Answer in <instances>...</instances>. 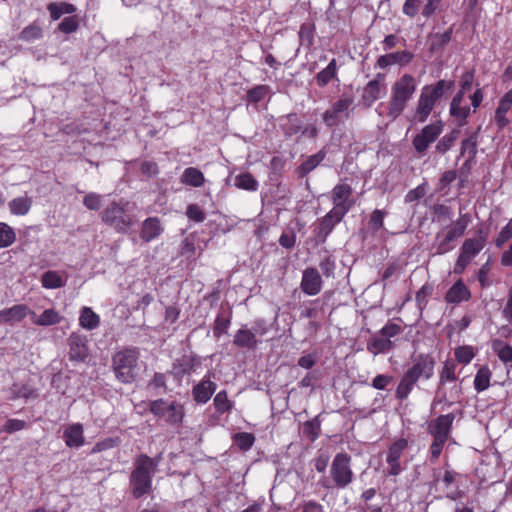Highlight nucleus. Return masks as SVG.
<instances>
[{
	"instance_id": "obj_42",
	"label": "nucleus",
	"mask_w": 512,
	"mask_h": 512,
	"mask_svg": "<svg viewBox=\"0 0 512 512\" xmlns=\"http://www.w3.org/2000/svg\"><path fill=\"white\" fill-rule=\"evenodd\" d=\"M235 186L248 191H256L259 184L250 173H241L235 177Z\"/></svg>"
},
{
	"instance_id": "obj_49",
	"label": "nucleus",
	"mask_w": 512,
	"mask_h": 512,
	"mask_svg": "<svg viewBox=\"0 0 512 512\" xmlns=\"http://www.w3.org/2000/svg\"><path fill=\"white\" fill-rule=\"evenodd\" d=\"M15 241L13 229L5 223H0V247H8Z\"/></svg>"
},
{
	"instance_id": "obj_63",
	"label": "nucleus",
	"mask_w": 512,
	"mask_h": 512,
	"mask_svg": "<svg viewBox=\"0 0 512 512\" xmlns=\"http://www.w3.org/2000/svg\"><path fill=\"white\" fill-rule=\"evenodd\" d=\"M26 427H27V423L24 420L9 419L6 422V424L3 426L2 431L11 434V433L23 430Z\"/></svg>"
},
{
	"instance_id": "obj_16",
	"label": "nucleus",
	"mask_w": 512,
	"mask_h": 512,
	"mask_svg": "<svg viewBox=\"0 0 512 512\" xmlns=\"http://www.w3.org/2000/svg\"><path fill=\"white\" fill-rule=\"evenodd\" d=\"M407 446L408 442L405 439H399L390 446L386 458L387 463L390 465V475L396 476L401 472L399 459Z\"/></svg>"
},
{
	"instance_id": "obj_12",
	"label": "nucleus",
	"mask_w": 512,
	"mask_h": 512,
	"mask_svg": "<svg viewBox=\"0 0 512 512\" xmlns=\"http://www.w3.org/2000/svg\"><path fill=\"white\" fill-rule=\"evenodd\" d=\"M455 419L453 413L440 415L428 425V431L436 439L447 441L450 437L452 423Z\"/></svg>"
},
{
	"instance_id": "obj_55",
	"label": "nucleus",
	"mask_w": 512,
	"mask_h": 512,
	"mask_svg": "<svg viewBox=\"0 0 512 512\" xmlns=\"http://www.w3.org/2000/svg\"><path fill=\"white\" fill-rule=\"evenodd\" d=\"M455 357L458 362L468 364L474 357L473 349L470 346H461L455 350Z\"/></svg>"
},
{
	"instance_id": "obj_32",
	"label": "nucleus",
	"mask_w": 512,
	"mask_h": 512,
	"mask_svg": "<svg viewBox=\"0 0 512 512\" xmlns=\"http://www.w3.org/2000/svg\"><path fill=\"white\" fill-rule=\"evenodd\" d=\"M52 20H58L64 14H73L77 8L73 4L67 2H51L47 5Z\"/></svg>"
},
{
	"instance_id": "obj_10",
	"label": "nucleus",
	"mask_w": 512,
	"mask_h": 512,
	"mask_svg": "<svg viewBox=\"0 0 512 512\" xmlns=\"http://www.w3.org/2000/svg\"><path fill=\"white\" fill-rule=\"evenodd\" d=\"M69 358L71 361L85 362L89 356L88 338L84 334L71 333L68 338Z\"/></svg>"
},
{
	"instance_id": "obj_52",
	"label": "nucleus",
	"mask_w": 512,
	"mask_h": 512,
	"mask_svg": "<svg viewBox=\"0 0 512 512\" xmlns=\"http://www.w3.org/2000/svg\"><path fill=\"white\" fill-rule=\"evenodd\" d=\"M230 325V317H225L223 314H219L215 320V326L213 329L214 336L219 338L221 335L227 333Z\"/></svg>"
},
{
	"instance_id": "obj_6",
	"label": "nucleus",
	"mask_w": 512,
	"mask_h": 512,
	"mask_svg": "<svg viewBox=\"0 0 512 512\" xmlns=\"http://www.w3.org/2000/svg\"><path fill=\"white\" fill-rule=\"evenodd\" d=\"M102 220L121 233H125L133 223L131 215L126 213L124 208L116 202L111 203L103 210Z\"/></svg>"
},
{
	"instance_id": "obj_33",
	"label": "nucleus",
	"mask_w": 512,
	"mask_h": 512,
	"mask_svg": "<svg viewBox=\"0 0 512 512\" xmlns=\"http://www.w3.org/2000/svg\"><path fill=\"white\" fill-rule=\"evenodd\" d=\"M205 181L203 173L194 167L186 168L181 176V182L193 187H200Z\"/></svg>"
},
{
	"instance_id": "obj_61",
	"label": "nucleus",
	"mask_w": 512,
	"mask_h": 512,
	"mask_svg": "<svg viewBox=\"0 0 512 512\" xmlns=\"http://www.w3.org/2000/svg\"><path fill=\"white\" fill-rule=\"evenodd\" d=\"M510 238H512V219L501 229L495 244L498 248L502 247Z\"/></svg>"
},
{
	"instance_id": "obj_25",
	"label": "nucleus",
	"mask_w": 512,
	"mask_h": 512,
	"mask_svg": "<svg viewBox=\"0 0 512 512\" xmlns=\"http://www.w3.org/2000/svg\"><path fill=\"white\" fill-rule=\"evenodd\" d=\"M256 333V330L241 328L236 332L233 343L240 348L254 349L258 344Z\"/></svg>"
},
{
	"instance_id": "obj_7",
	"label": "nucleus",
	"mask_w": 512,
	"mask_h": 512,
	"mask_svg": "<svg viewBox=\"0 0 512 512\" xmlns=\"http://www.w3.org/2000/svg\"><path fill=\"white\" fill-rule=\"evenodd\" d=\"M351 196L352 187L349 184H337L331 191V201L333 203L331 211L344 217L355 204Z\"/></svg>"
},
{
	"instance_id": "obj_31",
	"label": "nucleus",
	"mask_w": 512,
	"mask_h": 512,
	"mask_svg": "<svg viewBox=\"0 0 512 512\" xmlns=\"http://www.w3.org/2000/svg\"><path fill=\"white\" fill-rule=\"evenodd\" d=\"M280 126L286 135L292 136L301 130L302 122L296 114H288L280 118Z\"/></svg>"
},
{
	"instance_id": "obj_54",
	"label": "nucleus",
	"mask_w": 512,
	"mask_h": 512,
	"mask_svg": "<svg viewBox=\"0 0 512 512\" xmlns=\"http://www.w3.org/2000/svg\"><path fill=\"white\" fill-rule=\"evenodd\" d=\"M493 347L502 362L512 361V347L509 344L502 345L500 342H495Z\"/></svg>"
},
{
	"instance_id": "obj_1",
	"label": "nucleus",
	"mask_w": 512,
	"mask_h": 512,
	"mask_svg": "<svg viewBox=\"0 0 512 512\" xmlns=\"http://www.w3.org/2000/svg\"><path fill=\"white\" fill-rule=\"evenodd\" d=\"M158 467V461L141 454L134 461V469L130 475V485L134 498L138 499L152 490V477Z\"/></svg>"
},
{
	"instance_id": "obj_8",
	"label": "nucleus",
	"mask_w": 512,
	"mask_h": 512,
	"mask_svg": "<svg viewBox=\"0 0 512 512\" xmlns=\"http://www.w3.org/2000/svg\"><path fill=\"white\" fill-rule=\"evenodd\" d=\"M443 124L437 121L424 126L412 140V145L419 156H423L430 144L433 143L442 133Z\"/></svg>"
},
{
	"instance_id": "obj_28",
	"label": "nucleus",
	"mask_w": 512,
	"mask_h": 512,
	"mask_svg": "<svg viewBox=\"0 0 512 512\" xmlns=\"http://www.w3.org/2000/svg\"><path fill=\"white\" fill-rule=\"evenodd\" d=\"M32 203H33L32 198L27 195H24V196H20V197L12 199L8 203V207H9L10 212L13 215L23 216V215H26L30 211Z\"/></svg>"
},
{
	"instance_id": "obj_48",
	"label": "nucleus",
	"mask_w": 512,
	"mask_h": 512,
	"mask_svg": "<svg viewBox=\"0 0 512 512\" xmlns=\"http://www.w3.org/2000/svg\"><path fill=\"white\" fill-rule=\"evenodd\" d=\"M456 366L454 363L446 362L440 373L439 390L446 382H455L457 377L455 375Z\"/></svg>"
},
{
	"instance_id": "obj_37",
	"label": "nucleus",
	"mask_w": 512,
	"mask_h": 512,
	"mask_svg": "<svg viewBox=\"0 0 512 512\" xmlns=\"http://www.w3.org/2000/svg\"><path fill=\"white\" fill-rule=\"evenodd\" d=\"M41 283L44 288L57 289L65 285V281L57 271H47L41 277Z\"/></svg>"
},
{
	"instance_id": "obj_39",
	"label": "nucleus",
	"mask_w": 512,
	"mask_h": 512,
	"mask_svg": "<svg viewBox=\"0 0 512 512\" xmlns=\"http://www.w3.org/2000/svg\"><path fill=\"white\" fill-rule=\"evenodd\" d=\"M416 382H414L412 379L407 377L405 374L402 376V378L399 381V384L395 391V397L396 399L403 401L408 398L410 392L413 390L414 385Z\"/></svg>"
},
{
	"instance_id": "obj_36",
	"label": "nucleus",
	"mask_w": 512,
	"mask_h": 512,
	"mask_svg": "<svg viewBox=\"0 0 512 512\" xmlns=\"http://www.w3.org/2000/svg\"><path fill=\"white\" fill-rule=\"evenodd\" d=\"M460 136V129L455 128L450 133L443 136L436 144V151L444 154L446 153L455 143Z\"/></svg>"
},
{
	"instance_id": "obj_38",
	"label": "nucleus",
	"mask_w": 512,
	"mask_h": 512,
	"mask_svg": "<svg viewBox=\"0 0 512 512\" xmlns=\"http://www.w3.org/2000/svg\"><path fill=\"white\" fill-rule=\"evenodd\" d=\"M42 36L41 26L37 22H33L20 32L18 38L22 41L31 42L42 38Z\"/></svg>"
},
{
	"instance_id": "obj_46",
	"label": "nucleus",
	"mask_w": 512,
	"mask_h": 512,
	"mask_svg": "<svg viewBox=\"0 0 512 512\" xmlns=\"http://www.w3.org/2000/svg\"><path fill=\"white\" fill-rule=\"evenodd\" d=\"M325 158V153L319 151L318 153L308 157L300 166L303 174H307L314 170Z\"/></svg>"
},
{
	"instance_id": "obj_47",
	"label": "nucleus",
	"mask_w": 512,
	"mask_h": 512,
	"mask_svg": "<svg viewBox=\"0 0 512 512\" xmlns=\"http://www.w3.org/2000/svg\"><path fill=\"white\" fill-rule=\"evenodd\" d=\"M456 239L457 238L452 237V235L448 232L442 238H441V235L438 234L437 240H439V242L437 244L436 254L442 255V254H445V253L451 251L452 249H454L453 242Z\"/></svg>"
},
{
	"instance_id": "obj_50",
	"label": "nucleus",
	"mask_w": 512,
	"mask_h": 512,
	"mask_svg": "<svg viewBox=\"0 0 512 512\" xmlns=\"http://www.w3.org/2000/svg\"><path fill=\"white\" fill-rule=\"evenodd\" d=\"M214 406L219 413H225L231 409L232 403L228 399L226 391H220L216 394L214 398Z\"/></svg>"
},
{
	"instance_id": "obj_3",
	"label": "nucleus",
	"mask_w": 512,
	"mask_h": 512,
	"mask_svg": "<svg viewBox=\"0 0 512 512\" xmlns=\"http://www.w3.org/2000/svg\"><path fill=\"white\" fill-rule=\"evenodd\" d=\"M416 89V79L410 74H403L393 83L387 113L391 119L395 120L402 114Z\"/></svg>"
},
{
	"instance_id": "obj_24",
	"label": "nucleus",
	"mask_w": 512,
	"mask_h": 512,
	"mask_svg": "<svg viewBox=\"0 0 512 512\" xmlns=\"http://www.w3.org/2000/svg\"><path fill=\"white\" fill-rule=\"evenodd\" d=\"M463 96V90H459L453 97L450 105V114L459 120V126L466 123V118L470 114V108L468 106H461Z\"/></svg>"
},
{
	"instance_id": "obj_64",
	"label": "nucleus",
	"mask_w": 512,
	"mask_h": 512,
	"mask_svg": "<svg viewBox=\"0 0 512 512\" xmlns=\"http://www.w3.org/2000/svg\"><path fill=\"white\" fill-rule=\"evenodd\" d=\"M320 269L325 277H333L334 270L336 268L335 261L332 260L329 256L323 258L320 261Z\"/></svg>"
},
{
	"instance_id": "obj_34",
	"label": "nucleus",
	"mask_w": 512,
	"mask_h": 512,
	"mask_svg": "<svg viewBox=\"0 0 512 512\" xmlns=\"http://www.w3.org/2000/svg\"><path fill=\"white\" fill-rule=\"evenodd\" d=\"M79 323L83 328L93 330L99 326L100 318L91 308L83 307L80 313Z\"/></svg>"
},
{
	"instance_id": "obj_17",
	"label": "nucleus",
	"mask_w": 512,
	"mask_h": 512,
	"mask_svg": "<svg viewBox=\"0 0 512 512\" xmlns=\"http://www.w3.org/2000/svg\"><path fill=\"white\" fill-rule=\"evenodd\" d=\"M383 81L384 75L377 74L376 78L369 81L364 87L361 102L365 107H371L372 104L380 98Z\"/></svg>"
},
{
	"instance_id": "obj_40",
	"label": "nucleus",
	"mask_w": 512,
	"mask_h": 512,
	"mask_svg": "<svg viewBox=\"0 0 512 512\" xmlns=\"http://www.w3.org/2000/svg\"><path fill=\"white\" fill-rule=\"evenodd\" d=\"M491 371L487 366L481 367L475 376L474 387L478 392L486 390L490 385Z\"/></svg>"
},
{
	"instance_id": "obj_41",
	"label": "nucleus",
	"mask_w": 512,
	"mask_h": 512,
	"mask_svg": "<svg viewBox=\"0 0 512 512\" xmlns=\"http://www.w3.org/2000/svg\"><path fill=\"white\" fill-rule=\"evenodd\" d=\"M452 37V28L448 29L444 33H437L430 37V50L436 52L441 50L446 44H448Z\"/></svg>"
},
{
	"instance_id": "obj_14",
	"label": "nucleus",
	"mask_w": 512,
	"mask_h": 512,
	"mask_svg": "<svg viewBox=\"0 0 512 512\" xmlns=\"http://www.w3.org/2000/svg\"><path fill=\"white\" fill-rule=\"evenodd\" d=\"M300 287L305 294L310 296L317 295L321 291L322 280L317 269L307 268L303 271Z\"/></svg>"
},
{
	"instance_id": "obj_45",
	"label": "nucleus",
	"mask_w": 512,
	"mask_h": 512,
	"mask_svg": "<svg viewBox=\"0 0 512 512\" xmlns=\"http://www.w3.org/2000/svg\"><path fill=\"white\" fill-rule=\"evenodd\" d=\"M270 91L271 89L268 85H257L247 91V100L251 103H257L263 100Z\"/></svg>"
},
{
	"instance_id": "obj_5",
	"label": "nucleus",
	"mask_w": 512,
	"mask_h": 512,
	"mask_svg": "<svg viewBox=\"0 0 512 512\" xmlns=\"http://www.w3.org/2000/svg\"><path fill=\"white\" fill-rule=\"evenodd\" d=\"M138 358L137 348H125L113 356V369L119 381L131 383L135 379Z\"/></svg>"
},
{
	"instance_id": "obj_27",
	"label": "nucleus",
	"mask_w": 512,
	"mask_h": 512,
	"mask_svg": "<svg viewBox=\"0 0 512 512\" xmlns=\"http://www.w3.org/2000/svg\"><path fill=\"white\" fill-rule=\"evenodd\" d=\"M470 297L469 289L461 280L454 283L446 293V301L449 303H460L469 300Z\"/></svg>"
},
{
	"instance_id": "obj_2",
	"label": "nucleus",
	"mask_w": 512,
	"mask_h": 512,
	"mask_svg": "<svg viewBox=\"0 0 512 512\" xmlns=\"http://www.w3.org/2000/svg\"><path fill=\"white\" fill-rule=\"evenodd\" d=\"M352 458L346 452L337 453L330 465L329 475L320 479L319 484L326 489H345L354 479L351 467Z\"/></svg>"
},
{
	"instance_id": "obj_35",
	"label": "nucleus",
	"mask_w": 512,
	"mask_h": 512,
	"mask_svg": "<svg viewBox=\"0 0 512 512\" xmlns=\"http://www.w3.org/2000/svg\"><path fill=\"white\" fill-rule=\"evenodd\" d=\"M337 77L336 59H332L328 66L317 73L315 79L320 87L326 86L332 79Z\"/></svg>"
},
{
	"instance_id": "obj_21",
	"label": "nucleus",
	"mask_w": 512,
	"mask_h": 512,
	"mask_svg": "<svg viewBox=\"0 0 512 512\" xmlns=\"http://www.w3.org/2000/svg\"><path fill=\"white\" fill-rule=\"evenodd\" d=\"M412 59V54L407 51H398L382 55L377 60L378 67L384 69L394 64L405 65Z\"/></svg>"
},
{
	"instance_id": "obj_26",
	"label": "nucleus",
	"mask_w": 512,
	"mask_h": 512,
	"mask_svg": "<svg viewBox=\"0 0 512 512\" xmlns=\"http://www.w3.org/2000/svg\"><path fill=\"white\" fill-rule=\"evenodd\" d=\"M29 312L26 305H14L11 308L0 310V323L19 322L29 315Z\"/></svg>"
},
{
	"instance_id": "obj_29",
	"label": "nucleus",
	"mask_w": 512,
	"mask_h": 512,
	"mask_svg": "<svg viewBox=\"0 0 512 512\" xmlns=\"http://www.w3.org/2000/svg\"><path fill=\"white\" fill-rule=\"evenodd\" d=\"M67 446L79 447L83 444V428L80 424H73L64 431Z\"/></svg>"
},
{
	"instance_id": "obj_62",
	"label": "nucleus",
	"mask_w": 512,
	"mask_h": 512,
	"mask_svg": "<svg viewBox=\"0 0 512 512\" xmlns=\"http://www.w3.org/2000/svg\"><path fill=\"white\" fill-rule=\"evenodd\" d=\"M421 2V0H406L402 8L403 13L410 18H414L419 12Z\"/></svg>"
},
{
	"instance_id": "obj_4",
	"label": "nucleus",
	"mask_w": 512,
	"mask_h": 512,
	"mask_svg": "<svg viewBox=\"0 0 512 512\" xmlns=\"http://www.w3.org/2000/svg\"><path fill=\"white\" fill-rule=\"evenodd\" d=\"M454 86L453 81L439 80L434 85H426L422 88L417 108L416 119L424 123L432 112L436 102L444 95L445 90H450Z\"/></svg>"
},
{
	"instance_id": "obj_11",
	"label": "nucleus",
	"mask_w": 512,
	"mask_h": 512,
	"mask_svg": "<svg viewBox=\"0 0 512 512\" xmlns=\"http://www.w3.org/2000/svg\"><path fill=\"white\" fill-rule=\"evenodd\" d=\"M353 104V99L349 96H342L333 103L330 109L326 110L323 114L324 123L333 127L338 124L342 115L348 116V111Z\"/></svg>"
},
{
	"instance_id": "obj_56",
	"label": "nucleus",
	"mask_w": 512,
	"mask_h": 512,
	"mask_svg": "<svg viewBox=\"0 0 512 512\" xmlns=\"http://www.w3.org/2000/svg\"><path fill=\"white\" fill-rule=\"evenodd\" d=\"M78 20L75 16H69L64 18L58 25V29L66 34L75 32L78 29Z\"/></svg>"
},
{
	"instance_id": "obj_51",
	"label": "nucleus",
	"mask_w": 512,
	"mask_h": 512,
	"mask_svg": "<svg viewBox=\"0 0 512 512\" xmlns=\"http://www.w3.org/2000/svg\"><path fill=\"white\" fill-rule=\"evenodd\" d=\"M234 441L241 450H248L252 447L255 437L253 434L240 432L235 434Z\"/></svg>"
},
{
	"instance_id": "obj_22",
	"label": "nucleus",
	"mask_w": 512,
	"mask_h": 512,
	"mask_svg": "<svg viewBox=\"0 0 512 512\" xmlns=\"http://www.w3.org/2000/svg\"><path fill=\"white\" fill-rule=\"evenodd\" d=\"M479 131L480 127H478L476 131L470 133L461 142L460 155L464 156L465 154H468V159L466 160L465 165L473 161L476 157Z\"/></svg>"
},
{
	"instance_id": "obj_15",
	"label": "nucleus",
	"mask_w": 512,
	"mask_h": 512,
	"mask_svg": "<svg viewBox=\"0 0 512 512\" xmlns=\"http://www.w3.org/2000/svg\"><path fill=\"white\" fill-rule=\"evenodd\" d=\"M344 217L329 211L320 221L316 228L317 244L325 243L328 235L333 231L336 224L340 223Z\"/></svg>"
},
{
	"instance_id": "obj_18",
	"label": "nucleus",
	"mask_w": 512,
	"mask_h": 512,
	"mask_svg": "<svg viewBox=\"0 0 512 512\" xmlns=\"http://www.w3.org/2000/svg\"><path fill=\"white\" fill-rule=\"evenodd\" d=\"M216 384L209 378H203L192 391L193 398L197 403H206L216 390Z\"/></svg>"
},
{
	"instance_id": "obj_13",
	"label": "nucleus",
	"mask_w": 512,
	"mask_h": 512,
	"mask_svg": "<svg viewBox=\"0 0 512 512\" xmlns=\"http://www.w3.org/2000/svg\"><path fill=\"white\" fill-rule=\"evenodd\" d=\"M487 242V233H485L482 229L477 232L476 237L466 239L461 248L460 255L464 256L468 260H472L476 255H478L482 249L485 247Z\"/></svg>"
},
{
	"instance_id": "obj_43",
	"label": "nucleus",
	"mask_w": 512,
	"mask_h": 512,
	"mask_svg": "<svg viewBox=\"0 0 512 512\" xmlns=\"http://www.w3.org/2000/svg\"><path fill=\"white\" fill-rule=\"evenodd\" d=\"M183 416H184L183 406L180 403L173 401L169 404L168 411L164 418L170 424H178L182 421Z\"/></svg>"
},
{
	"instance_id": "obj_59",
	"label": "nucleus",
	"mask_w": 512,
	"mask_h": 512,
	"mask_svg": "<svg viewBox=\"0 0 512 512\" xmlns=\"http://www.w3.org/2000/svg\"><path fill=\"white\" fill-rule=\"evenodd\" d=\"M394 378L387 374H378L373 378L371 386L377 390H385L392 382Z\"/></svg>"
},
{
	"instance_id": "obj_20",
	"label": "nucleus",
	"mask_w": 512,
	"mask_h": 512,
	"mask_svg": "<svg viewBox=\"0 0 512 512\" xmlns=\"http://www.w3.org/2000/svg\"><path fill=\"white\" fill-rule=\"evenodd\" d=\"M163 227L157 217H149L144 220L141 230V238L145 242H150L161 235Z\"/></svg>"
},
{
	"instance_id": "obj_57",
	"label": "nucleus",
	"mask_w": 512,
	"mask_h": 512,
	"mask_svg": "<svg viewBox=\"0 0 512 512\" xmlns=\"http://www.w3.org/2000/svg\"><path fill=\"white\" fill-rule=\"evenodd\" d=\"M187 217L197 223H201L205 220V213L197 204H190L186 210Z\"/></svg>"
},
{
	"instance_id": "obj_44",
	"label": "nucleus",
	"mask_w": 512,
	"mask_h": 512,
	"mask_svg": "<svg viewBox=\"0 0 512 512\" xmlns=\"http://www.w3.org/2000/svg\"><path fill=\"white\" fill-rule=\"evenodd\" d=\"M470 221L471 218L469 214H460V217L456 220L453 227L447 232L450 233L452 237L459 238L465 233Z\"/></svg>"
},
{
	"instance_id": "obj_58",
	"label": "nucleus",
	"mask_w": 512,
	"mask_h": 512,
	"mask_svg": "<svg viewBox=\"0 0 512 512\" xmlns=\"http://www.w3.org/2000/svg\"><path fill=\"white\" fill-rule=\"evenodd\" d=\"M169 404L163 399H158L150 403V411L158 417H165L168 411Z\"/></svg>"
},
{
	"instance_id": "obj_53",
	"label": "nucleus",
	"mask_w": 512,
	"mask_h": 512,
	"mask_svg": "<svg viewBox=\"0 0 512 512\" xmlns=\"http://www.w3.org/2000/svg\"><path fill=\"white\" fill-rule=\"evenodd\" d=\"M181 255L187 259H192L196 253L195 241L192 235L185 237L181 246Z\"/></svg>"
},
{
	"instance_id": "obj_30",
	"label": "nucleus",
	"mask_w": 512,
	"mask_h": 512,
	"mask_svg": "<svg viewBox=\"0 0 512 512\" xmlns=\"http://www.w3.org/2000/svg\"><path fill=\"white\" fill-rule=\"evenodd\" d=\"M11 397L10 399H36L38 397V392L35 388L27 384H18L15 383L10 388Z\"/></svg>"
},
{
	"instance_id": "obj_9",
	"label": "nucleus",
	"mask_w": 512,
	"mask_h": 512,
	"mask_svg": "<svg viewBox=\"0 0 512 512\" xmlns=\"http://www.w3.org/2000/svg\"><path fill=\"white\" fill-rule=\"evenodd\" d=\"M434 365L435 361L431 356L419 355L416 358L414 364L409 369H407L404 374L417 383L421 377L425 379L432 377L434 373Z\"/></svg>"
},
{
	"instance_id": "obj_60",
	"label": "nucleus",
	"mask_w": 512,
	"mask_h": 512,
	"mask_svg": "<svg viewBox=\"0 0 512 512\" xmlns=\"http://www.w3.org/2000/svg\"><path fill=\"white\" fill-rule=\"evenodd\" d=\"M402 331L403 329L400 325L389 321L385 326L382 327V329L379 331V334L391 340V338L399 335L402 333Z\"/></svg>"
},
{
	"instance_id": "obj_23",
	"label": "nucleus",
	"mask_w": 512,
	"mask_h": 512,
	"mask_svg": "<svg viewBox=\"0 0 512 512\" xmlns=\"http://www.w3.org/2000/svg\"><path fill=\"white\" fill-rule=\"evenodd\" d=\"M31 321L35 325L39 326H51L61 322L62 316L55 309H46L41 315H37L35 312H29Z\"/></svg>"
},
{
	"instance_id": "obj_19",
	"label": "nucleus",
	"mask_w": 512,
	"mask_h": 512,
	"mask_svg": "<svg viewBox=\"0 0 512 512\" xmlns=\"http://www.w3.org/2000/svg\"><path fill=\"white\" fill-rule=\"evenodd\" d=\"M394 348L392 340L381 336V334L373 335L367 342V351L373 355L389 353Z\"/></svg>"
}]
</instances>
